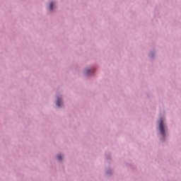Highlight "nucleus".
<instances>
[{"label": "nucleus", "instance_id": "nucleus-1", "mask_svg": "<svg viewBox=\"0 0 181 181\" xmlns=\"http://www.w3.org/2000/svg\"><path fill=\"white\" fill-rule=\"evenodd\" d=\"M160 132L162 135H165V128L163 127V120L160 119L158 122Z\"/></svg>", "mask_w": 181, "mask_h": 181}, {"label": "nucleus", "instance_id": "nucleus-2", "mask_svg": "<svg viewBox=\"0 0 181 181\" xmlns=\"http://www.w3.org/2000/svg\"><path fill=\"white\" fill-rule=\"evenodd\" d=\"M57 107H60V105H62V100L60 99H57Z\"/></svg>", "mask_w": 181, "mask_h": 181}, {"label": "nucleus", "instance_id": "nucleus-3", "mask_svg": "<svg viewBox=\"0 0 181 181\" xmlns=\"http://www.w3.org/2000/svg\"><path fill=\"white\" fill-rule=\"evenodd\" d=\"M52 9H53V2H51L49 4V11H52Z\"/></svg>", "mask_w": 181, "mask_h": 181}, {"label": "nucleus", "instance_id": "nucleus-4", "mask_svg": "<svg viewBox=\"0 0 181 181\" xmlns=\"http://www.w3.org/2000/svg\"><path fill=\"white\" fill-rule=\"evenodd\" d=\"M57 158H58L59 160H62V155H59L57 156Z\"/></svg>", "mask_w": 181, "mask_h": 181}, {"label": "nucleus", "instance_id": "nucleus-5", "mask_svg": "<svg viewBox=\"0 0 181 181\" xmlns=\"http://www.w3.org/2000/svg\"><path fill=\"white\" fill-rule=\"evenodd\" d=\"M90 69H88L87 71H86V73L88 74V73H90Z\"/></svg>", "mask_w": 181, "mask_h": 181}]
</instances>
